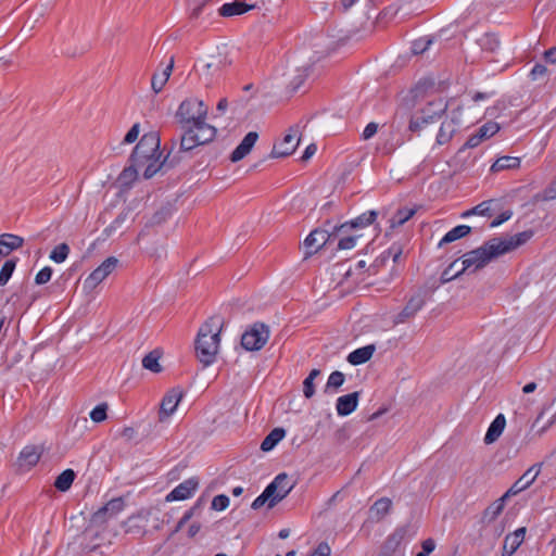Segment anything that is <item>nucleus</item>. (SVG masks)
Listing matches in <instances>:
<instances>
[{
  "label": "nucleus",
  "mask_w": 556,
  "mask_h": 556,
  "mask_svg": "<svg viewBox=\"0 0 556 556\" xmlns=\"http://www.w3.org/2000/svg\"><path fill=\"white\" fill-rule=\"evenodd\" d=\"M219 319L218 317H211L206 320L199 329L198 336L194 342L197 358L204 365L208 366L214 363L216 354L218 352L220 342V331L223 323L216 329L213 330L214 320Z\"/></svg>",
  "instance_id": "nucleus-1"
},
{
  "label": "nucleus",
  "mask_w": 556,
  "mask_h": 556,
  "mask_svg": "<svg viewBox=\"0 0 556 556\" xmlns=\"http://www.w3.org/2000/svg\"><path fill=\"white\" fill-rule=\"evenodd\" d=\"M533 235L532 230H525L511 236H500L489 239V269L496 258L515 252L526 244Z\"/></svg>",
  "instance_id": "nucleus-2"
},
{
  "label": "nucleus",
  "mask_w": 556,
  "mask_h": 556,
  "mask_svg": "<svg viewBox=\"0 0 556 556\" xmlns=\"http://www.w3.org/2000/svg\"><path fill=\"white\" fill-rule=\"evenodd\" d=\"M157 154L161 155L160 136L151 131L140 138L129 156V162L144 166Z\"/></svg>",
  "instance_id": "nucleus-3"
},
{
  "label": "nucleus",
  "mask_w": 556,
  "mask_h": 556,
  "mask_svg": "<svg viewBox=\"0 0 556 556\" xmlns=\"http://www.w3.org/2000/svg\"><path fill=\"white\" fill-rule=\"evenodd\" d=\"M207 109L204 105L203 101L199 99H186L184 100L176 113V118L178 119L181 127L193 126L201 118H206Z\"/></svg>",
  "instance_id": "nucleus-4"
},
{
  "label": "nucleus",
  "mask_w": 556,
  "mask_h": 556,
  "mask_svg": "<svg viewBox=\"0 0 556 556\" xmlns=\"http://www.w3.org/2000/svg\"><path fill=\"white\" fill-rule=\"evenodd\" d=\"M433 288L428 286L419 287L408 299L404 308L396 315L395 324L405 323L407 319L413 318L431 299Z\"/></svg>",
  "instance_id": "nucleus-5"
},
{
  "label": "nucleus",
  "mask_w": 556,
  "mask_h": 556,
  "mask_svg": "<svg viewBox=\"0 0 556 556\" xmlns=\"http://www.w3.org/2000/svg\"><path fill=\"white\" fill-rule=\"evenodd\" d=\"M232 64V59L228 52L217 50L199 60L201 75L205 78L218 76L226 67Z\"/></svg>",
  "instance_id": "nucleus-6"
},
{
  "label": "nucleus",
  "mask_w": 556,
  "mask_h": 556,
  "mask_svg": "<svg viewBox=\"0 0 556 556\" xmlns=\"http://www.w3.org/2000/svg\"><path fill=\"white\" fill-rule=\"evenodd\" d=\"M269 339V327L264 323H255L241 337V345L247 351H260Z\"/></svg>",
  "instance_id": "nucleus-7"
},
{
  "label": "nucleus",
  "mask_w": 556,
  "mask_h": 556,
  "mask_svg": "<svg viewBox=\"0 0 556 556\" xmlns=\"http://www.w3.org/2000/svg\"><path fill=\"white\" fill-rule=\"evenodd\" d=\"M460 267L458 274L470 275L483 269L486 266V242L479 248L465 253L459 258Z\"/></svg>",
  "instance_id": "nucleus-8"
},
{
  "label": "nucleus",
  "mask_w": 556,
  "mask_h": 556,
  "mask_svg": "<svg viewBox=\"0 0 556 556\" xmlns=\"http://www.w3.org/2000/svg\"><path fill=\"white\" fill-rule=\"evenodd\" d=\"M176 144L177 140L172 139L170 149L162 162L159 161L161 155L157 154L146 164L147 167L143 173V177L146 179L152 178L157 172L165 173L167 169L175 167L179 163V157H177V155H172Z\"/></svg>",
  "instance_id": "nucleus-9"
},
{
  "label": "nucleus",
  "mask_w": 556,
  "mask_h": 556,
  "mask_svg": "<svg viewBox=\"0 0 556 556\" xmlns=\"http://www.w3.org/2000/svg\"><path fill=\"white\" fill-rule=\"evenodd\" d=\"M125 507V501L122 496L114 497L105 505L94 511L90 518V523L96 527L104 526L110 519L115 517Z\"/></svg>",
  "instance_id": "nucleus-10"
},
{
  "label": "nucleus",
  "mask_w": 556,
  "mask_h": 556,
  "mask_svg": "<svg viewBox=\"0 0 556 556\" xmlns=\"http://www.w3.org/2000/svg\"><path fill=\"white\" fill-rule=\"evenodd\" d=\"M119 261L115 256H110L102 262L84 281V289L93 290L102 282L118 265Z\"/></svg>",
  "instance_id": "nucleus-11"
},
{
  "label": "nucleus",
  "mask_w": 556,
  "mask_h": 556,
  "mask_svg": "<svg viewBox=\"0 0 556 556\" xmlns=\"http://www.w3.org/2000/svg\"><path fill=\"white\" fill-rule=\"evenodd\" d=\"M331 240L330 230L325 225L321 228H316L311 231L304 240V247L306 249L304 260H307L313 254L317 253L326 244L330 243Z\"/></svg>",
  "instance_id": "nucleus-12"
},
{
  "label": "nucleus",
  "mask_w": 556,
  "mask_h": 556,
  "mask_svg": "<svg viewBox=\"0 0 556 556\" xmlns=\"http://www.w3.org/2000/svg\"><path fill=\"white\" fill-rule=\"evenodd\" d=\"M184 393L178 388L170 389L163 397L160 404L159 418L160 421H164L176 410L179 402L181 401Z\"/></svg>",
  "instance_id": "nucleus-13"
},
{
  "label": "nucleus",
  "mask_w": 556,
  "mask_h": 556,
  "mask_svg": "<svg viewBox=\"0 0 556 556\" xmlns=\"http://www.w3.org/2000/svg\"><path fill=\"white\" fill-rule=\"evenodd\" d=\"M497 45V54H489V71L493 74L502 73L505 71L511 61L509 52L502 46L500 39H493Z\"/></svg>",
  "instance_id": "nucleus-14"
},
{
  "label": "nucleus",
  "mask_w": 556,
  "mask_h": 556,
  "mask_svg": "<svg viewBox=\"0 0 556 556\" xmlns=\"http://www.w3.org/2000/svg\"><path fill=\"white\" fill-rule=\"evenodd\" d=\"M199 486V479L189 478L178 484L173 491L166 495V502L184 501L189 498Z\"/></svg>",
  "instance_id": "nucleus-15"
},
{
  "label": "nucleus",
  "mask_w": 556,
  "mask_h": 556,
  "mask_svg": "<svg viewBox=\"0 0 556 556\" xmlns=\"http://www.w3.org/2000/svg\"><path fill=\"white\" fill-rule=\"evenodd\" d=\"M541 471V464H534L528 468L525 473L508 489V493L514 495L528 489L538 478Z\"/></svg>",
  "instance_id": "nucleus-16"
},
{
  "label": "nucleus",
  "mask_w": 556,
  "mask_h": 556,
  "mask_svg": "<svg viewBox=\"0 0 556 556\" xmlns=\"http://www.w3.org/2000/svg\"><path fill=\"white\" fill-rule=\"evenodd\" d=\"M258 139V134L256 131L248 132L242 141L238 144V147L231 152L230 161L232 163H237L244 159L253 149L254 144Z\"/></svg>",
  "instance_id": "nucleus-17"
},
{
  "label": "nucleus",
  "mask_w": 556,
  "mask_h": 556,
  "mask_svg": "<svg viewBox=\"0 0 556 556\" xmlns=\"http://www.w3.org/2000/svg\"><path fill=\"white\" fill-rule=\"evenodd\" d=\"M184 130V134L181 135L179 139V150L172 155H177L179 157V162L181 161L182 156L181 153H188L193 151L195 148L200 147V143L198 140H195V131L191 126L181 127Z\"/></svg>",
  "instance_id": "nucleus-18"
},
{
  "label": "nucleus",
  "mask_w": 556,
  "mask_h": 556,
  "mask_svg": "<svg viewBox=\"0 0 556 556\" xmlns=\"http://www.w3.org/2000/svg\"><path fill=\"white\" fill-rule=\"evenodd\" d=\"M276 488L277 483L268 484L264 491L253 501L251 508L257 510L265 504H267L268 508L275 507L281 501V496L277 497L274 495Z\"/></svg>",
  "instance_id": "nucleus-19"
},
{
  "label": "nucleus",
  "mask_w": 556,
  "mask_h": 556,
  "mask_svg": "<svg viewBox=\"0 0 556 556\" xmlns=\"http://www.w3.org/2000/svg\"><path fill=\"white\" fill-rule=\"evenodd\" d=\"M358 400H359L358 391L351 392L349 394L338 397L337 405H336L338 415L339 416H349L350 414H352L358 405Z\"/></svg>",
  "instance_id": "nucleus-20"
},
{
  "label": "nucleus",
  "mask_w": 556,
  "mask_h": 556,
  "mask_svg": "<svg viewBox=\"0 0 556 556\" xmlns=\"http://www.w3.org/2000/svg\"><path fill=\"white\" fill-rule=\"evenodd\" d=\"M255 7V4H248L245 0H235L232 2L224 3L218 9V13L223 17H231L244 14L245 12L253 10Z\"/></svg>",
  "instance_id": "nucleus-21"
},
{
  "label": "nucleus",
  "mask_w": 556,
  "mask_h": 556,
  "mask_svg": "<svg viewBox=\"0 0 556 556\" xmlns=\"http://www.w3.org/2000/svg\"><path fill=\"white\" fill-rule=\"evenodd\" d=\"M294 132H296V130ZM294 138L295 134H287L279 144H274L270 157H286L291 155L300 142V139H298V141L293 143Z\"/></svg>",
  "instance_id": "nucleus-22"
},
{
  "label": "nucleus",
  "mask_w": 556,
  "mask_h": 556,
  "mask_svg": "<svg viewBox=\"0 0 556 556\" xmlns=\"http://www.w3.org/2000/svg\"><path fill=\"white\" fill-rule=\"evenodd\" d=\"M205 119L206 118H201L192 126L195 131V140H198L200 146H204L213 141L217 134V129L205 123Z\"/></svg>",
  "instance_id": "nucleus-23"
},
{
  "label": "nucleus",
  "mask_w": 556,
  "mask_h": 556,
  "mask_svg": "<svg viewBox=\"0 0 556 556\" xmlns=\"http://www.w3.org/2000/svg\"><path fill=\"white\" fill-rule=\"evenodd\" d=\"M473 231H482V226L458 225L444 235L439 242V247H443L444 244L462 239Z\"/></svg>",
  "instance_id": "nucleus-24"
},
{
  "label": "nucleus",
  "mask_w": 556,
  "mask_h": 556,
  "mask_svg": "<svg viewBox=\"0 0 556 556\" xmlns=\"http://www.w3.org/2000/svg\"><path fill=\"white\" fill-rule=\"evenodd\" d=\"M176 211L174 202L166 201L160 205L147 223V227L160 226L165 223Z\"/></svg>",
  "instance_id": "nucleus-25"
},
{
  "label": "nucleus",
  "mask_w": 556,
  "mask_h": 556,
  "mask_svg": "<svg viewBox=\"0 0 556 556\" xmlns=\"http://www.w3.org/2000/svg\"><path fill=\"white\" fill-rule=\"evenodd\" d=\"M24 239L13 233L0 235V258L8 256L12 251L22 248Z\"/></svg>",
  "instance_id": "nucleus-26"
},
{
  "label": "nucleus",
  "mask_w": 556,
  "mask_h": 556,
  "mask_svg": "<svg viewBox=\"0 0 556 556\" xmlns=\"http://www.w3.org/2000/svg\"><path fill=\"white\" fill-rule=\"evenodd\" d=\"M41 448L36 445H27L25 446L18 456V465L26 466L28 468L35 466L41 456Z\"/></svg>",
  "instance_id": "nucleus-27"
},
{
  "label": "nucleus",
  "mask_w": 556,
  "mask_h": 556,
  "mask_svg": "<svg viewBox=\"0 0 556 556\" xmlns=\"http://www.w3.org/2000/svg\"><path fill=\"white\" fill-rule=\"evenodd\" d=\"M519 166V157L505 155L497 157L489 168V172L492 174H498L505 170L517 169Z\"/></svg>",
  "instance_id": "nucleus-28"
},
{
  "label": "nucleus",
  "mask_w": 556,
  "mask_h": 556,
  "mask_svg": "<svg viewBox=\"0 0 556 556\" xmlns=\"http://www.w3.org/2000/svg\"><path fill=\"white\" fill-rule=\"evenodd\" d=\"M392 508V501L389 497L377 500L369 508V518L374 521H380Z\"/></svg>",
  "instance_id": "nucleus-29"
},
{
  "label": "nucleus",
  "mask_w": 556,
  "mask_h": 556,
  "mask_svg": "<svg viewBox=\"0 0 556 556\" xmlns=\"http://www.w3.org/2000/svg\"><path fill=\"white\" fill-rule=\"evenodd\" d=\"M376 348L374 344H368L363 348L356 349L348 355V362L352 365H362L368 362Z\"/></svg>",
  "instance_id": "nucleus-30"
},
{
  "label": "nucleus",
  "mask_w": 556,
  "mask_h": 556,
  "mask_svg": "<svg viewBox=\"0 0 556 556\" xmlns=\"http://www.w3.org/2000/svg\"><path fill=\"white\" fill-rule=\"evenodd\" d=\"M446 111V104L442 100L430 102L419 113L428 118L431 123H437Z\"/></svg>",
  "instance_id": "nucleus-31"
},
{
  "label": "nucleus",
  "mask_w": 556,
  "mask_h": 556,
  "mask_svg": "<svg viewBox=\"0 0 556 556\" xmlns=\"http://www.w3.org/2000/svg\"><path fill=\"white\" fill-rule=\"evenodd\" d=\"M378 216V212L375 210L367 211L359 216L349 220V226H345V228H352L353 231H356L358 229H363L376 220Z\"/></svg>",
  "instance_id": "nucleus-32"
},
{
  "label": "nucleus",
  "mask_w": 556,
  "mask_h": 556,
  "mask_svg": "<svg viewBox=\"0 0 556 556\" xmlns=\"http://www.w3.org/2000/svg\"><path fill=\"white\" fill-rule=\"evenodd\" d=\"M174 68V56H170L168 65L164 68L162 74H153L151 78V88L155 93H159L162 91L163 87L167 83L172 71Z\"/></svg>",
  "instance_id": "nucleus-33"
},
{
  "label": "nucleus",
  "mask_w": 556,
  "mask_h": 556,
  "mask_svg": "<svg viewBox=\"0 0 556 556\" xmlns=\"http://www.w3.org/2000/svg\"><path fill=\"white\" fill-rule=\"evenodd\" d=\"M286 435L283 428L273 429L261 443V450L263 452L271 451Z\"/></svg>",
  "instance_id": "nucleus-34"
},
{
  "label": "nucleus",
  "mask_w": 556,
  "mask_h": 556,
  "mask_svg": "<svg viewBox=\"0 0 556 556\" xmlns=\"http://www.w3.org/2000/svg\"><path fill=\"white\" fill-rule=\"evenodd\" d=\"M75 478L76 473L73 469H65L55 478L53 485L58 491L66 492L71 489Z\"/></svg>",
  "instance_id": "nucleus-35"
},
{
  "label": "nucleus",
  "mask_w": 556,
  "mask_h": 556,
  "mask_svg": "<svg viewBox=\"0 0 556 556\" xmlns=\"http://www.w3.org/2000/svg\"><path fill=\"white\" fill-rule=\"evenodd\" d=\"M506 428V417L504 414H498L489 426V444L498 440Z\"/></svg>",
  "instance_id": "nucleus-36"
},
{
  "label": "nucleus",
  "mask_w": 556,
  "mask_h": 556,
  "mask_svg": "<svg viewBox=\"0 0 556 556\" xmlns=\"http://www.w3.org/2000/svg\"><path fill=\"white\" fill-rule=\"evenodd\" d=\"M274 483H277L274 495L277 497L281 496V501L292 491L294 486L293 484H289V477L285 472L276 476V478L269 484Z\"/></svg>",
  "instance_id": "nucleus-37"
},
{
  "label": "nucleus",
  "mask_w": 556,
  "mask_h": 556,
  "mask_svg": "<svg viewBox=\"0 0 556 556\" xmlns=\"http://www.w3.org/2000/svg\"><path fill=\"white\" fill-rule=\"evenodd\" d=\"M465 38L467 41H473L480 47L481 52L484 51L486 45V33L482 31L481 25H476L469 28L465 33Z\"/></svg>",
  "instance_id": "nucleus-38"
},
{
  "label": "nucleus",
  "mask_w": 556,
  "mask_h": 556,
  "mask_svg": "<svg viewBox=\"0 0 556 556\" xmlns=\"http://www.w3.org/2000/svg\"><path fill=\"white\" fill-rule=\"evenodd\" d=\"M162 353L156 349L149 352L142 359V367L155 374L161 372L163 370L159 362Z\"/></svg>",
  "instance_id": "nucleus-39"
},
{
  "label": "nucleus",
  "mask_w": 556,
  "mask_h": 556,
  "mask_svg": "<svg viewBox=\"0 0 556 556\" xmlns=\"http://www.w3.org/2000/svg\"><path fill=\"white\" fill-rule=\"evenodd\" d=\"M456 131L453 121H444L441 123L439 132L437 135V143L439 146L447 143Z\"/></svg>",
  "instance_id": "nucleus-40"
},
{
  "label": "nucleus",
  "mask_w": 556,
  "mask_h": 556,
  "mask_svg": "<svg viewBox=\"0 0 556 556\" xmlns=\"http://www.w3.org/2000/svg\"><path fill=\"white\" fill-rule=\"evenodd\" d=\"M417 212L416 207H401L399 208L394 216L390 219L391 228L400 227L404 225L408 219H410Z\"/></svg>",
  "instance_id": "nucleus-41"
},
{
  "label": "nucleus",
  "mask_w": 556,
  "mask_h": 556,
  "mask_svg": "<svg viewBox=\"0 0 556 556\" xmlns=\"http://www.w3.org/2000/svg\"><path fill=\"white\" fill-rule=\"evenodd\" d=\"M138 167H141V165L129 162V166L125 167L123 172L119 174L118 181L123 186H128L131 182H134L138 176Z\"/></svg>",
  "instance_id": "nucleus-42"
},
{
  "label": "nucleus",
  "mask_w": 556,
  "mask_h": 556,
  "mask_svg": "<svg viewBox=\"0 0 556 556\" xmlns=\"http://www.w3.org/2000/svg\"><path fill=\"white\" fill-rule=\"evenodd\" d=\"M17 264V258H10L4 262L0 270V286H5L12 277Z\"/></svg>",
  "instance_id": "nucleus-43"
},
{
  "label": "nucleus",
  "mask_w": 556,
  "mask_h": 556,
  "mask_svg": "<svg viewBox=\"0 0 556 556\" xmlns=\"http://www.w3.org/2000/svg\"><path fill=\"white\" fill-rule=\"evenodd\" d=\"M325 226L329 228L331 239H333V238L340 239L341 237L346 236V235H354L352 228H345V226H349V222L332 226L331 220L327 219L325 222Z\"/></svg>",
  "instance_id": "nucleus-44"
},
{
  "label": "nucleus",
  "mask_w": 556,
  "mask_h": 556,
  "mask_svg": "<svg viewBox=\"0 0 556 556\" xmlns=\"http://www.w3.org/2000/svg\"><path fill=\"white\" fill-rule=\"evenodd\" d=\"M460 267L459 260L452 262L447 268H445L441 275V282L446 283L455 278H458L463 274H458Z\"/></svg>",
  "instance_id": "nucleus-45"
},
{
  "label": "nucleus",
  "mask_w": 556,
  "mask_h": 556,
  "mask_svg": "<svg viewBox=\"0 0 556 556\" xmlns=\"http://www.w3.org/2000/svg\"><path fill=\"white\" fill-rule=\"evenodd\" d=\"M70 254V247L67 243H60L50 253L49 257L55 263H63Z\"/></svg>",
  "instance_id": "nucleus-46"
},
{
  "label": "nucleus",
  "mask_w": 556,
  "mask_h": 556,
  "mask_svg": "<svg viewBox=\"0 0 556 556\" xmlns=\"http://www.w3.org/2000/svg\"><path fill=\"white\" fill-rule=\"evenodd\" d=\"M129 214H130L129 208L123 210L117 215V217L113 220V223L104 229V231H103L104 235L106 237H110L116 229H118L122 226V224H124L128 219Z\"/></svg>",
  "instance_id": "nucleus-47"
},
{
  "label": "nucleus",
  "mask_w": 556,
  "mask_h": 556,
  "mask_svg": "<svg viewBox=\"0 0 556 556\" xmlns=\"http://www.w3.org/2000/svg\"><path fill=\"white\" fill-rule=\"evenodd\" d=\"M484 138H486V124L481 125L478 132L467 139L464 148H476L483 141Z\"/></svg>",
  "instance_id": "nucleus-48"
},
{
  "label": "nucleus",
  "mask_w": 556,
  "mask_h": 556,
  "mask_svg": "<svg viewBox=\"0 0 556 556\" xmlns=\"http://www.w3.org/2000/svg\"><path fill=\"white\" fill-rule=\"evenodd\" d=\"M362 235H346L338 240L337 250H351L355 248L357 240Z\"/></svg>",
  "instance_id": "nucleus-49"
},
{
  "label": "nucleus",
  "mask_w": 556,
  "mask_h": 556,
  "mask_svg": "<svg viewBox=\"0 0 556 556\" xmlns=\"http://www.w3.org/2000/svg\"><path fill=\"white\" fill-rule=\"evenodd\" d=\"M429 124H432L428 118H425L422 114L419 113V115L413 116L409 119L408 129L412 132H418Z\"/></svg>",
  "instance_id": "nucleus-50"
},
{
  "label": "nucleus",
  "mask_w": 556,
  "mask_h": 556,
  "mask_svg": "<svg viewBox=\"0 0 556 556\" xmlns=\"http://www.w3.org/2000/svg\"><path fill=\"white\" fill-rule=\"evenodd\" d=\"M108 404L101 403L97 405L91 412H90V418L94 422H102L108 417Z\"/></svg>",
  "instance_id": "nucleus-51"
},
{
  "label": "nucleus",
  "mask_w": 556,
  "mask_h": 556,
  "mask_svg": "<svg viewBox=\"0 0 556 556\" xmlns=\"http://www.w3.org/2000/svg\"><path fill=\"white\" fill-rule=\"evenodd\" d=\"M345 381V376L343 372L339 371V370H336L330 374L329 378H328V381H327V384H326V390L327 391L328 389H338L340 388Z\"/></svg>",
  "instance_id": "nucleus-52"
},
{
  "label": "nucleus",
  "mask_w": 556,
  "mask_h": 556,
  "mask_svg": "<svg viewBox=\"0 0 556 556\" xmlns=\"http://www.w3.org/2000/svg\"><path fill=\"white\" fill-rule=\"evenodd\" d=\"M432 43V39L422 37L415 40L412 45V52L414 54H421L428 50L429 46Z\"/></svg>",
  "instance_id": "nucleus-53"
},
{
  "label": "nucleus",
  "mask_w": 556,
  "mask_h": 556,
  "mask_svg": "<svg viewBox=\"0 0 556 556\" xmlns=\"http://www.w3.org/2000/svg\"><path fill=\"white\" fill-rule=\"evenodd\" d=\"M390 256L383 251L367 268L370 275H376L379 268L384 266Z\"/></svg>",
  "instance_id": "nucleus-54"
},
{
  "label": "nucleus",
  "mask_w": 556,
  "mask_h": 556,
  "mask_svg": "<svg viewBox=\"0 0 556 556\" xmlns=\"http://www.w3.org/2000/svg\"><path fill=\"white\" fill-rule=\"evenodd\" d=\"M473 215H478V216H481V217H485L486 216V201H482L481 203H479L475 207L465 211L464 213H462L460 217L462 218H468V217L473 216Z\"/></svg>",
  "instance_id": "nucleus-55"
},
{
  "label": "nucleus",
  "mask_w": 556,
  "mask_h": 556,
  "mask_svg": "<svg viewBox=\"0 0 556 556\" xmlns=\"http://www.w3.org/2000/svg\"><path fill=\"white\" fill-rule=\"evenodd\" d=\"M401 542H399L396 540V538H394L392 534H390L388 536V539L386 540L381 551L384 553V555L387 556H393L394 552L396 551V548L400 546Z\"/></svg>",
  "instance_id": "nucleus-56"
},
{
  "label": "nucleus",
  "mask_w": 556,
  "mask_h": 556,
  "mask_svg": "<svg viewBox=\"0 0 556 556\" xmlns=\"http://www.w3.org/2000/svg\"><path fill=\"white\" fill-rule=\"evenodd\" d=\"M229 506V497L225 494L214 496L211 507L214 510H225Z\"/></svg>",
  "instance_id": "nucleus-57"
},
{
  "label": "nucleus",
  "mask_w": 556,
  "mask_h": 556,
  "mask_svg": "<svg viewBox=\"0 0 556 556\" xmlns=\"http://www.w3.org/2000/svg\"><path fill=\"white\" fill-rule=\"evenodd\" d=\"M53 274V269L50 266L43 267L39 270L35 277V283L38 286L45 285L50 281Z\"/></svg>",
  "instance_id": "nucleus-58"
},
{
  "label": "nucleus",
  "mask_w": 556,
  "mask_h": 556,
  "mask_svg": "<svg viewBox=\"0 0 556 556\" xmlns=\"http://www.w3.org/2000/svg\"><path fill=\"white\" fill-rule=\"evenodd\" d=\"M511 495H514L513 493H508V490L506 491L505 494H503L498 500H496L490 507L489 509H492V514L494 517H496L497 515H500L505 506V502L508 497H510Z\"/></svg>",
  "instance_id": "nucleus-59"
},
{
  "label": "nucleus",
  "mask_w": 556,
  "mask_h": 556,
  "mask_svg": "<svg viewBox=\"0 0 556 556\" xmlns=\"http://www.w3.org/2000/svg\"><path fill=\"white\" fill-rule=\"evenodd\" d=\"M139 132H140V124L136 123L127 131V134L125 135L122 143H124V144L134 143L138 139Z\"/></svg>",
  "instance_id": "nucleus-60"
},
{
  "label": "nucleus",
  "mask_w": 556,
  "mask_h": 556,
  "mask_svg": "<svg viewBox=\"0 0 556 556\" xmlns=\"http://www.w3.org/2000/svg\"><path fill=\"white\" fill-rule=\"evenodd\" d=\"M515 342H511V338H509L504 344H502V340L498 342L494 341L492 349L495 351L494 355L500 358L508 349H510Z\"/></svg>",
  "instance_id": "nucleus-61"
},
{
  "label": "nucleus",
  "mask_w": 556,
  "mask_h": 556,
  "mask_svg": "<svg viewBox=\"0 0 556 556\" xmlns=\"http://www.w3.org/2000/svg\"><path fill=\"white\" fill-rule=\"evenodd\" d=\"M404 245L401 242H393L392 245L386 250L387 254L396 263L403 254Z\"/></svg>",
  "instance_id": "nucleus-62"
},
{
  "label": "nucleus",
  "mask_w": 556,
  "mask_h": 556,
  "mask_svg": "<svg viewBox=\"0 0 556 556\" xmlns=\"http://www.w3.org/2000/svg\"><path fill=\"white\" fill-rule=\"evenodd\" d=\"M521 545L519 539L514 538L508 534L504 540L503 549L509 551V553H515L517 548Z\"/></svg>",
  "instance_id": "nucleus-63"
},
{
  "label": "nucleus",
  "mask_w": 556,
  "mask_h": 556,
  "mask_svg": "<svg viewBox=\"0 0 556 556\" xmlns=\"http://www.w3.org/2000/svg\"><path fill=\"white\" fill-rule=\"evenodd\" d=\"M308 556H330V547L326 542H321Z\"/></svg>",
  "instance_id": "nucleus-64"
}]
</instances>
